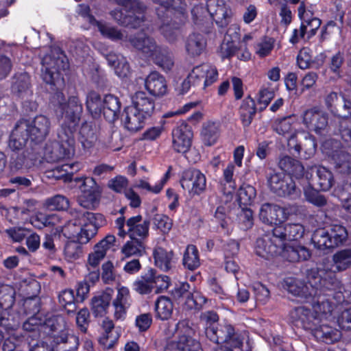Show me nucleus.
<instances>
[{"label": "nucleus", "instance_id": "20", "mask_svg": "<svg viewBox=\"0 0 351 351\" xmlns=\"http://www.w3.org/2000/svg\"><path fill=\"white\" fill-rule=\"evenodd\" d=\"M270 189L280 196H295L298 195L295 184L289 175L284 173H273L268 180Z\"/></svg>", "mask_w": 351, "mask_h": 351}, {"label": "nucleus", "instance_id": "18", "mask_svg": "<svg viewBox=\"0 0 351 351\" xmlns=\"http://www.w3.org/2000/svg\"><path fill=\"white\" fill-rule=\"evenodd\" d=\"M290 213L288 208L267 203L260 208L259 219L264 223L278 226L288 219Z\"/></svg>", "mask_w": 351, "mask_h": 351}, {"label": "nucleus", "instance_id": "29", "mask_svg": "<svg viewBox=\"0 0 351 351\" xmlns=\"http://www.w3.org/2000/svg\"><path fill=\"white\" fill-rule=\"evenodd\" d=\"M28 123V130L25 131L32 141H40L47 135L50 128V121L47 117L39 115L29 122L23 119Z\"/></svg>", "mask_w": 351, "mask_h": 351}, {"label": "nucleus", "instance_id": "60", "mask_svg": "<svg viewBox=\"0 0 351 351\" xmlns=\"http://www.w3.org/2000/svg\"><path fill=\"white\" fill-rule=\"evenodd\" d=\"M128 180L123 176H117L109 180L108 186L113 191L119 193H125L128 186Z\"/></svg>", "mask_w": 351, "mask_h": 351}, {"label": "nucleus", "instance_id": "61", "mask_svg": "<svg viewBox=\"0 0 351 351\" xmlns=\"http://www.w3.org/2000/svg\"><path fill=\"white\" fill-rule=\"evenodd\" d=\"M154 224L162 233H168L172 228V220L167 215L157 214L154 218Z\"/></svg>", "mask_w": 351, "mask_h": 351}, {"label": "nucleus", "instance_id": "25", "mask_svg": "<svg viewBox=\"0 0 351 351\" xmlns=\"http://www.w3.org/2000/svg\"><path fill=\"white\" fill-rule=\"evenodd\" d=\"M77 12L84 17H86L91 25L97 27L103 36L114 40H121L123 38V34L119 30L106 23L99 22L90 16L89 14V7L88 5H80Z\"/></svg>", "mask_w": 351, "mask_h": 351}, {"label": "nucleus", "instance_id": "45", "mask_svg": "<svg viewBox=\"0 0 351 351\" xmlns=\"http://www.w3.org/2000/svg\"><path fill=\"white\" fill-rule=\"evenodd\" d=\"M155 265L163 271H167L171 267L173 253L162 247H157L154 251Z\"/></svg>", "mask_w": 351, "mask_h": 351}, {"label": "nucleus", "instance_id": "17", "mask_svg": "<svg viewBox=\"0 0 351 351\" xmlns=\"http://www.w3.org/2000/svg\"><path fill=\"white\" fill-rule=\"evenodd\" d=\"M132 303V299L129 288L121 285H117L116 295L112 301L114 319L117 321H123Z\"/></svg>", "mask_w": 351, "mask_h": 351}, {"label": "nucleus", "instance_id": "32", "mask_svg": "<svg viewBox=\"0 0 351 351\" xmlns=\"http://www.w3.org/2000/svg\"><path fill=\"white\" fill-rule=\"evenodd\" d=\"M145 88L149 93L155 97H162L167 93V81L158 72H152L145 80Z\"/></svg>", "mask_w": 351, "mask_h": 351}, {"label": "nucleus", "instance_id": "40", "mask_svg": "<svg viewBox=\"0 0 351 351\" xmlns=\"http://www.w3.org/2000/svg\"><path fill=\"white\" fill-rule=\"evenodd\" d=\"M289 319L296 326L307 327V324L313 320V315L306 307L298 306L290 311Z\"/></svg>", "mask_w": 351, "mask_h": 351}, {"label": "nucleus", "instance_id": "15", "mask_svg": "<svg viewBox=\"0 0 351 351\" xmlns=\"http://www.w3.org/2000/svg\"><path fill=\"white\" fill-rule=\"evenodd\" d=\"M180 182L182 188L191 197L199 195L206 188V176L198 169L184 171Z\"/></svg>", "mask_w": 351, "mask_h": 351}, {"label": "nucleus", "instance_id": "58", "mask_svg": "<svg viewBox=\"0 0 351 351\" xmlns=\"http://www.w3.org/2000/svg\"><path fill=\"white\" fill-rule=\"evenodd\" d=\"M153 287L156 293H162L167 290L171 281L167 276L157 274L156 271L153 269Z\"/></svg>", "mask_w": 351, "mask_h": 351}, {"label": "nucleus", "instance_id": "54", "mask_svg": "<svg viewBox=\"0 0 351 351\" xmlns=\"http://www.w3.org/2000/svg\"><path fill=\"white\" fill-rule=\"evenodd\" d=\"M256 189L251 185H242L238 192V198L241 204L247 206L252 204L256 197Z\"/></svg>", "mask_w": 351, "mask_h": 351}, {"label": "nucleus", "instance_id": "44", "mask_svg": "<svg viewBox=\"0 0 351 351\" xmlns=\"http://www.w3.org/2000/svg\"><path fill=\"white\" fill-rule=\"evenodd\" d=\"M218 319L217 315L213 311L204 312L200 316L201 323L205 328V334L209 339H216L215 324Z\"/></svg>", "mask_w": 351, "mask_h": 351}, {"label": "nucleus", "instance_id": "3", "mask_svg": "<svg viewBox=\"0 0 351 351\" xmlns=\"http://www.w3.org/2000/svg\"><path fill=\"white\" fill-rule=\"evenodd\" d=\"M255 251L258 256L269 259L280 255L289 261H304L310 257L309 251L304 247H291V251L284 247L273 237V232L258 238L256 242Z\"/></svg>", "mask_w": 351, "mask_h": 351}, {"label": "nucleus", "instance_id": "34", "mask_svg": "<svg viewBox=\"0 0 351 351\" xmlns=\"http://www.w3.org/2000/svg\"><path fill=\"white\" fill-rule=\"evenodd\" d=\"M220 123L215 121H208L203 124L200 136L204 145L210 147L217 142L220 136Z\"/></svg>", "mask_w": 351, "mask_h": 351}, {"label": "nucleus", "instance_id": "16", "mask_svg": "<svg viewBox=\"0 0 351 351\" xmlns=\"http://www.w3.org/2000/svg\"><path fill=\"white\" fill-rule=\"evenodd\" d=\"M318 283L321 284L320 276L315 277L313 281L309 280L307 283L292 278L285 280V287L287 291L295 296L304 298L306 301L318 290Z\"/></svg>", "mask_w": 351, "mask_h": 351}, {"label": "nucleus", "instance_id": "55", "mask_svg": "<svg viewBox=\"0 0 351 351\" xmlns=\"http://www.w3.org/2000/svg\"><path fill=\"white\" fill-rule=\"evenodd\" d=\"M304 194L306 201L315 206H322L326 204L325 197L311 186H307L304 189Z\"/></svg>", "mask_w": 351, "mask_h": 351}, {"label": "nucleus", "instance_id": "14", "mask_svg": "<svg viewBox=\"0 0 351 351\" xmlns=\"http://www.w3.org/2000/svg\"><path fill=\"white\" fill-rule=\"evenodd\" d=\"M216 339L210 341L219 344L224 343V347L230 346L233 348H239L243 343V336L241 333L235 332L233 327L228 324L220 325V328H215V332ZM215 351H232L231 349L223 350L222 346H217Z\"/></svg>", "mask_w": 351, "mask_h": 351}, {"label": "nucleus", "instance_id": "39", "mask_svg": "<svg viewBox=\"0 0 351 351\" xmlns=\"http://www.w3.org/2000/svg\"><path fill=\"white\" fill-rule=\"evenodd\" d=\"M153 269L137 278L132 283L133 290L140 295H148L154 291L153 287Z\"/></svg>", "mask_w": 351, "mask_h": 351}, {"label": "nucleus", "instance_id": "2", "mask_svg": "<svg viewBox=\"0 0 351 351\" xmlns=\"http://www.w3.org/2000/svg\"><path fill=\"white\" fill-rule=\"evenodd\" d=\"M154 110V101L145 92H136L132 97V104L125 108L122 114L124 128L131 132H138L143 128Z\"/></svg>", "mask_w": 351, "mask_h": 351}, {"label": "nucleus", "instance_id": "26", "mask_svg": "<svg viewBox=\"0 0 351 351\" xmlns=\"http://www.w3.org/2000/svg\"><path fill=\"white\" fill-rule=\"evenodd\" d=\"M116 241V237L113 234H108L102 240L98 242L93 247V251L89 254L88 264L93 268L97 267L104 258L106 252Z\"/></svg>", "mask_w": 351, "mask_h": 351}, {"label": "nucleus", "instance_id": "33", "mask_svg": "<svg viewBox=\"0 0 351 351\" xmlns=\"http://www.w3.org/2000/svg\"><path fill=\"white\" fill-rule=\"evenodd\" d=\"M239 27L237 25L228 29L219 50V54L221 58H230L237 51V46L236 43L239 38L237 31H239Z\"/></svg>", "mask_w": 351, "mask_h": 351}, {"label": "nucleus", "instance_id": "47", "mask_svg": "<svg viewBox=\"0 0 351 351\" xmlns=\"http://www.w3.org/2000/svg\"><path fill=\"white\" fill-rule=\"evenodd\" d=\"M183 265L189 270H194L200 265L199 252L195 245L186 247L183 254Z\"/></svg>", "mask_w": 351, "mask_h": 351}, {"label": "nucleus", "instance_id": "6", "mask_svg": "<svg viewBox=\"0 0 351 351\" xmlns=\"http://www.w3.org/2000/svg\"><path fill=\"white\" fill-rule=\"evenodd\" d=\"M114 228L121 238L128 235L131 239L143 240L149 234V222L139 215L127 220L124 216H119L114 220Z\"/></svg>", "mask_w": 351, "mask_h": 351}, {"label": "nucleus", "instance_id": "49", "mask_svg": "<svg viewBox=\"0 0 351 351\" xmlns=\"http://www.w3.org/2000/svg\"><path fill=\"white\" fill-rule=\"evenodd\" d=\"M335 272L337 271H343L351 266V248L346 249L337 252L333 256Z\"/></svg>", "mask_w": 351, "mask_h": 351}, {"label": "nucleus", "instance_id": "59", "mask_svg": "<svg viewBox=\"0 0 351 351\" xmlns=\"http://www.w3.org/2000/svg\"><path fill=\"white\" fill-rule=\"evenodd\" d=\"M64 258L69 262H73L78 258L82 255V247L78 243L71 241L68 242L64 247Z\"/></svg>", "mask_w": 351, "mask_h": 351}, {"label": "nucleus", "instance_id": "56", "mask_svg": "<svg viewBox=\"0 0 351 351\" xmlns=\"http://www.w3.org/2000/svg\"><path fill=\"white\" fill-rule=\"evenodd\" d=\"M69 202L63 195H58L48 198L45 202V206L50 210H63L69 208Z\"/></svg>", "mask_w": 351, "mask_h": 351}, {"label": "nucleus", "instance_id": "57", "mask_svg": "<svg viewBox=\"0 0 351 351\" xmlns=\"http://www.w3.org/2000/svg\"><path fill=\"white\" fill-rule=\"evenodd\" d=\"M29 77L26 73H23L19 78L15 82L12 86L14 91H17L20 96L23 98L25 96L32 95V92L29 90Z\"/></svg>", "mask_w": 351, "mask_h": 351}, {"label": "nucleus", "instance_id": "41", "mask_svg": "<svg viewBox=\"0 0 351 351\" xmlns=\"http://www.w3.org/2000/svg\"><path fill=\"white\" fill-rule=\"evenodd\" d=\"M111 302V296L108 293H102L91 300V310L95 317L104 316Z\"/></svg>", "mask_w": 351, "mask_h": 351}, {"label": "nucleus", "instance_id": "30", "mask_svg": "<svg viewBox=\"0 0 351 351\" xmlns=\"http://www.w3.org/2000/svg\"><path fill=\"white\" fill-rule=\"evenodd\" d=\"M45 326L52 332L58 330L61 332L60 335L56 338L57 343L69 342L73 343L75 346L77 344L78 339L75 336L69 334L62 317L56 315L50 317L46 320Z\"/></svg>", "mask_w": 351, "mask_h": 351}, {"label": "nucleus", "instance_id": "35", "mask_svg": "<svg viewBox=\"0 0 351 351\" xmlns=\"http://www.w3.org/2000/svg\"><path fill=\"white\" fill-rule=\"evenodd\" d=\"M28 130V123L25 121H20L12 131L9 141V147L12 150H19L29 137L25 132Z\"/></svg>", "mask_w": 351, "mask_h": 351}, {"label": "nucleus", "instance_id": "21", "mask_svg": "<svg viewBox=\"0 0 351 351\" xmlns=\"http://www.w3.org/2000/svg\"><path fill=\"white\" fill-rule=\"evenodd\" d=\"M218 76L217 68L208 64L195 66L189 74V78L193 85H197L203 82L204 89L217 82Z\"/></svg>", "mask_w": 351, "mask_h": 351}, {"label": "nucleus", "instance_id": "22", "mask_svg": "<svg viewBox=\"0 0 351 351\" xmlns=\"http://www.w3.org/2000/svg\"><path fill=\"white\" fill-rule=\"evenodd\" d=\"M302 122L308 129L321 134L328 126V117L319 107H313L304 112Z\"/></svg>", "mask_w": 351, "mask_h": 351}, {"label": "nucleus", "instance_id": "27", "mask_svg": "<svg viewBox=\"0 0 351 351\" xmlns=\"http://www.w3.org/2000/svg\"><path fill=\"white\" fill-rule=\"evenodd\" d=\"M116 241V237L113 234H108L102 240L98 242L93 247V251L89 254L88 264L93 268L97 267L104 258L106 252Z\"/></svg>", "mask_w": 351, "mask_h": 351}, {"label": "nucleus", "instance_id": "8", "mask_svg": "<svg viewBox=\"0 0 351 351\" xmlns=\"http://www.w3.org/2000/svg\"><path fill=\"white\" fill-rule=\"evenodd\" d=\"M77 217L75 225L80 226V230L76 237L81 244L88 243L96 235L98 229L106 223L101 214L86 212L78 214Z\"/></svg>", "mask_w": 351, "mask_h": 351}, {"label": "nucleus", "instance_id": "24", "mask_svg": "<svg viewBox=\"0 0 351 351\" xmlns=\"http://www.w3.org/2000/svg\"><path fill=\"white\" fill-rule=\"evenodd\" d=\"M320 285H318V290L315 294H313L311 299H308L306 303H309L312 307L313 319H322L328 318L333 310V305L329 298L326 295L319 293Z\"/></svg>", "mask_w": 351, "mask_h": 351}, {"label": "nucleus", "instance_id": "36", "mask_svg": "<svg viewBox=\"0 0 351 351\" xmlns=\"http://www.w3.org/2000/svg\"><path fill=\"white\" fill-rule=\"evenodd\" d=\"M206 41L199 34H190L185 41V49L187 53L192 57L201 55L206 49Z\"/></svg>", "mask_w": 351, "mask_h": 351}, {"label": "nucleus", "instance_id": "7", "mask_svg": "<svg viewBox=\"0 0 351 351\" xmlns=\"http://www.w3.org/2000/svg\"><path fill=\"white\" fill-rule=\"evenodd\" d=\"M348 232L341 225L335 224L329 230L321 228L316 230L312 237L314 246L321 250L333 249L342 244L347 240Z\"/></svg>", "mask_w": 351, "mask_h": 351}, {"label": "nucleus", "instance_id": "51", "mask_svg": "<svg viewBox=\"0 0 351 351\" xmlns=\"http://www.w3.org/2000/svg\"><path fill=\"white\" fill-rule=\"evenodd\" d=\"M86 107L94 117H99L102 113L103 99L96 93H90L87 97Z\"/></svg>", "mask_w": 351, "mask_h": 351}, {"label": "nucleus", "instance_id": "46", "mask_svg": "<svg viewBox=\"0 0 351 351\" xmlns=\"http://www.w3.org/2000/svg\"><path fill=\"white\" fill-rule=\"evenodd\" d=\"M256 113L255 102L251 97L245 98L240 108V116L244 126L251 123Z\"/></svg>", "mask_w": 351, "mask_h": 351}, {"label": "nucleus", "instance_id": "42", "mask_svg": "<svg viewBox=\"0 0 351 351\" xmlns=\"http://www.w3.org/2000/svg\"><path fill=\"white\" fill-rule=\"evenodd\" d=\"M156 317L161 320L169 319L173 311L172 301L167 297L160 296L155 303Z\"/></svg>", "mask_w": 351, "mask_h": 351}, {"label": "nucleus", "instance_id": "63", "mask_svg": "<svg viewBox=\"0 0 351 351\" xmlns=\"http://www.w3.org/2000/svg\"><path fill=\"white\" fill-rule=\"evenodd\" d=\"M8 237L14 242H21L29 233V230L23 227H13L5 230Z\"/></svg>", "mask_w": 351, "mask_h": 351}, {"label": "nucleus", "instance_id": "5", "mask_svg": "<svg viewBox=\"0 0 351 351\" xmlns=\"http://www.w3.org/2000/svg\"><path fill=\"white\" fill-rule=\"evenodd\" d=\"M131 44L145 57L152 59L163 70L169 71L173 64V60L167 49L158 46L152 38L140 34L130 40Z\"/></svg>", "mask_w": 351, "mask_h": 351}, {"label": "nucleus", "instance_id": "12", "mask_svg": "<svg viewBox=\"0 0 351 351\" xmlns=\"http://www.w3.org/2000/svg\"><path fill=\"white\" fill-rule=\"evenodd\" d=\"M76 181H82L81 194L77 198L79 204L87 209H95L99 204L102 189L93 178H81Z\"/></svg>", "mask_w": 351, "mask_h": 351}, {"label": "nucleus", "instance_id": "43", "mask_svg": "<svg viewBox=\"0 0 351 351\" xmlns=\"http://www.w3.org/2000/svg\"><path fill=\"white\" fill-rule=\"evenodd\" d=\"M80 141L86 152H91L97 141L96 132L92 125L85 123L82 126Z\"/></svg>", "mask_w": 351, "mask_h": 351}, {"label": "nucleus", "instance_id": "9", "mask_svg": "<svg viewBox=\"0 0 351 351\" xmlns=\"http://www.w3.org/2000/svg\"><path fill=\"white\" fill-rule=\"evenodd\" d=\"M42 77L51 85L61 86L64 80L61 71L68 67V62L64 57L51 58L46 56L42 60Z\"/></svg>", "mask_w": 351, "mask_h": 351}, {"label": "nucleus", "instance_id": "52", "mask_svg": "<svg viewBox=\"0 0 351 351\" xmlns=\"http://www.w3.org/2000/svg\"><path fill=\"white\" fill-rule=\"evenodd\" d=\"M58 221L59 217L57 215H45L41 213H37L31 219V223L36 228L56 226Z\"/></svg>", "mask_w": 351, "mask_h": 351}, {"label": "nucleus", "instance_id": "53", "mask_svg": "<svg viewBox=\"0 0 351 351\" xmlns=\"http://www.w3.org/2000/svg\"><path fill=\"white\" fill-rule=\"evenodd\" d=\"M297 119L295 116H289L276 121L274 128L275 131L280 134L285 135L289 133L295 128Z\"/></svg>", "mask_w": 351, "mask_h": 351}, {"label": "nucleus", "instance_id": "13", "mask_svg": "<svg viewBox=\"0 0 351 351\" xmlns=\"http://www.w3.org/2000/svg\"><path fill=\"white\" fill-rule=\"evenodd\" d=\"M341 143L334 139L326 141L322 145V152L331 156L337 171L342 174L351 173V155L340 149Z\"/></svg>", "mask_w": 351, "mask_h": 351}, {"label": "nucleus", "instance_id": "28", "mask_svg": "<svg viewBox=\"0 0 351 351\" xmlns=\"http://www.w3.org/2000/svg\"><path fill=\"white\" fill-rule=\"evenodd\" d=\"M298 16L301 20L300 28L304 32L306 40L313 37L321 25V21L313 16L312 12L306 10L303 4L298 8Z\"/></svg>", "mask_w": 351, "mask_h": 351}, {"label": "nucleus", "instance_id": "64", "mask_svg": "<svg viewBox=\"0 0 351 351\" xmlns=\"http://www.w3.org/2000/svg\"><path fill=\"white\" fill-rule=\"evenodd\" d=\"M120 337V329L117 328L109 333L104 332L99 338V342L106 348H111Z\"/></svg>", "mask_w": 351, "mask_h": 351}, {"label": "nucleus", "instance_id": "1", "mask_svg": "<svg viewBox=\"0 0 351 351\" xmlns=\"http://www.w3.org/2000/svg\"><path fill=\"white\" fill-rule=\"evenodd\" d=\"M51 102L56 108V113L61 117V129L58 132L59 142L53 149L45 155L49 162L66 161L75 155L73 133L78 125L82 105L75 96L70 97L66 102L62 92H57L52 97Z\"/></svg>", "mask_w": 351, "mask_h": 351}, {"label": "nucleus", "instance_id": "38", "mask_svg": "<svg viewBox=\"0 0 351 351\" xmlns=\"http://www.w3.org/2000/svg\"><path fill=\"white\" fill-rule=\"evenodd\" d=\"M81 167L82 165L79 162H64L52 170L51 176L57 180L62 179L65 182H70L72 180L73 174L77 172Z\"/></svg>", "mask_w": 351, "mask_h": 351}, {"label": "nucleus", "instance_id": "50", "mask_svg": "<svg viewBox=\"0 0 351 351\" xmlns=\"http://www.w3.org/2000/svg\"><path fill=\"white\" fill-rule=\"evenodd\" d=\"M140 239L128 241L122 247L121 252L127 257L132 256H142L145 252V247Z\"/></svg>", "mask_w": 351, "mask_h": 351}, {"label": "nucleus", "instance_id": "62", "mask_svg": "<svg viewBox=\"0 0 351 351\" xmlns=\"http://www.w3.org/2000/svg\"><path fill=\"white\" fill-rule=\"evenodd\" d=\"M274 97L273 90L268 88H261L257 95V104L260 110L265 109Z\"/></svg>", "mask_w": 351, "mask_h": 351}, {"label": "nucleus", "instance_id": "23", "mask_svg": "<svg viewBox=\"0 0 351 351\" xmlns=\"http://www.w3.org/2000/svg\"><path fill=\"white\" fill-rule=\"evenodd\" d=\"M193 133L191 128L182 122L173 130V148L175 151L185 153L191 145Z\"/></svg>", "mask_w": 351, "mask_h": 351}, {"label": "nucleus", "instance_id": "11", "mask_svg": "<svg viewBox=\"0 0 351 351\" xmlns=\"http://www.w3.org/2000/svg\"><path fill=\"white\" fill-rule=\"evenodd\" d=\"M304 227L300 223H289L285 226H275L273 229V237L278 243L282 245L284 247L291 251V247L296 248L302 247L295 243L291 245L293 241H298L302 239L304 234Z\"/></svg>", "mask_w": 351, "mask_h": 351}, {"label": "nucleus", "instance_id": "4", "mask_svg": "<svg viewBox=\"0 0 351 351\" xmlns=\"http://www.w3.org/2000/svg\"><path fill=\"white\" fill-rule=\"evenodd\" d=\"M163 332L167 338L175 333L178 335L176 339L167 343L164 351H202L199 343L192 337L194 330L186 320L180 321L176 326L166 324Z\"/></svg>", "mask_w": 351, "mask_h": 351}, {"label": "nucleus", "instance_id": "31", "mask_svg": "<svg viewBox=\"0 0 351 351\" xmlns=\"http://www.w3.org/2000/svg\"><path fill=\"white\" fill-rule=\"evenodd\" d=\"M207 12L220 26L226 24L227 19L232 15V11L223 0H208L207 1Z\"/></svg>", "mask_w": 351, "mask_h": 351}, {"label": "nucleus", "instance_id": "10", "mask_svg": "<svg viewBox=\"0 0 351 351\" xmlns=\"http://www.w3.org/2000/svg\"><path fill=\"white\" fill-rule=\"evenodd\" d=\"M119 5H121L126 12H132L133 14H138L133 16L130 14L124 15L121 11L113 10L111 12L112 16L119 23L124 25H130L132 27L140 26L143 21V7L136 1L132 0H114Z\"/></svg>", "mask_w": 351, "mask_h": 351}, {"label": "nucleus", "instance_id": "19", "mask_svg": "<svg viewBox=\"0 0 351 351\" xmlns=\"http://www.w3.org/2000/svg\"><path fill=\"white\" fill-rule=\"evenodd\" d=\"M189 288L188 283L181 282L171 291V295L176 300L186 298L184 305L189 309L200 308L206 302L205 297L198 291H189Z\"/></svg>", "mask_w": 351, "mask_h": 351}, {"label": "nucleus", "instance_id": "37", "mask_svg": "<svg viewBox=\"0 0 351 351\" xmlns=\"http://www.w3.org/2000/svg\"><path fill=\"white\" fill-rule=\"evenodd\" d=\"M120 108L121 103L114 95H107L103 99L102 113L108 121H114L117 119Z\"/></svg>", "mask_w": 351, "mask_h": 351}, {"label": "nucleus", "instance_id": "48", "mask_svg": "<svg viewBox=\"0 0 351 351\" xmlns=\"http://www.w3.org/2000/svg\"><path fill=\"white\" fill-rule=\"evenodd\" d=\"M315 169L318 186L324 191H328L335 182L332 172L323 166L315 167Z\"/></svg>", "mask_w": 351, "mask_h": 351}]
</instances>
